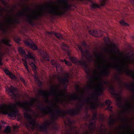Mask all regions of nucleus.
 <instances>
[{
  "mask_svg": "<svg viewBox=\"0 0 134 134\" xmlns=\"http://www.w3.org/2000/svg\"><path fill=\"white\" fill-rule=\"evenodd\" d=\"M41 56L45 60L49 61L50 60V58L47 52L43 51L41 53Z\"/></svg>",
  "mask_w": 134,
  "mask_h": 134,
  "instance_id": "19",
  "label": "nucleus"
},
{
  "mask_svg": "<svg viewBox=\"0 0 134 134\" xmlns=\"http://www.w3.org/2000/svg\"><path fill=\"white\" fill-rule=\"evenodd\" d=\"M16 106L23 108L25 111V112L23 114L24 116L29 123V124H27V127H30L32 130H34L36 127H39L40 131L45 132L47 130V125L54 122V120L55 117L53 116L52 123L47 122L46 124L43 125H41L36 121V119H32V115L29 113L28 112L32 111V109L30 107L26 106L24 104H23L19 102H17L16 104H13L12 105H8V108L9 109H7L4 108H3L2 110L3 114L8 115V116L12 117H16L19 114L18 110L15 109Z\"/></svg>",
  "mask_w": 134,
  "mask_h": 134,
  "instance_id": "1",
  "label": "nucleus"
},
{
  "mask_svg": "<svg viewBox=\"0 0 134 134\" xmlns=\"http://www.w3.org/2000/svg\"><path fill=\"white\" fill-rule=\"evenodd\" d=\"M88 78L90 79L91 82L93 83V79H97L99 81H101V79L100 77H98L95 76L94 77H91L88 76ZM103 83L101 81L98 84V87L96 89V92L92 95L91 97L94 102H92L90 99H87L84 100V102L86 103H90V108L92 110L96 109V103L98 100V97L100 96L103 92V90L104 89L103 86Z\"/></svg>",
  "mask_w": 134,
  "mask_h": 134,
  "instance_id": "3",
  "label": "nucleus"
},
{
  "mask_svg": "<svg viewBox=\"0 0 134 134\" xmlns=\"http://www.w3.org/2000/svg\"><path fill=\"white\" fill-rule=\"evenodd\" d=\"M22 60L24 62V66H25L26 69L27 71H29V70L28 69V66L27 65V62L26 60L25 59H23Z\"/></svg>",
  "mask_w": 134,
  "mask_h": 134,
  "instance_id": "36",
  "label": "nucleus"
},
{
  "mask_svg": "<svg viewBox=\"0 0 134 134\" xmlns=\"http://www.w3.org/2000/svg\"><path fill=\"white\" fill-rule=\"evenodd\" d=\"M16 90V89L12 85L10 87H8L7 88V91L8 92V94L14 98L16 96L15 92Z\"/></svg>",
  "mask_w": 134,
  "mask_h": 134,
  "instance_id": "13",
  "label": "nucleus"
},
{
  "mask_svg": "<svg viewBox=\"0 0 134 134\" xmlns=\"http://www.w3.org/2000/svg\"><path fill=\"white\" fill-rule=\"evenodd\" d=\"M40 8L42 10V11H40L38 13H35V14L33 16L31 15H27L23 12H20L18 14V15L19 16H27V21L28 23L31 25H34V20H37L39 18L43 17L44 15H47L46 12L44 10L43 6H40Z\"/></svg>",
  "mask_w": 134,
  "mask_h": 134,
  "instance_id": "4",
  "label": "nucleus"
},
{
  "mask_svg": "<svg viewBox=\"0 0 134 134\" xmlns=\"http://www.w3.org/2000/svg\"><path fill=\"white\" fill-rule=\"evenodd\" d=\"M96 122L95 121L94 122L90 121V125H88V128L91 131H94L95 130V128L96 127Z\"/></svg>",
  "mask_w": 134,
  "mask_h": 134,
  "instance_id": "22",
  "label": "nucleus"
},
{
  "mask_svg": "<svg viewBox=\"0 0 134 134\" xmlns=\"http://www.w3.org/2000/svg\"><path fill=\"white\" fill-rule=\"evenodd\" d=\"M25 55L30 59L29 63V64L32 68L35 74V78L36 79H38V77L37 75V67L35 65L36 63L35 58L32 55L31 53L29 52H28L27 54H26V53Z\"/></svg>",
  "mask_w": 134,
  "mask_h": 134,
  "instance_id": "8",
  "label": "nucleus"
},
{
  "mask_svg": "<svg viewBox=\"0 0 134 134\" xmlns=\"http://www.w3.org/2000/svg\"><path fill=\"white\" fill-rule=\"evenodd\" d=\"M70 98L71 100L76 101L77 100L79 101L83 100V96L82 94L81 95V96L79 97L76 94H75L70 96Z\"/></svg>",
  "mask_w": 134,
  "mask_h": 134,
  "instance_id": "15",
  "label": "nucleus"
},
{
  "mask_svg": "<svg viewBox=\"0 0 134 134\" xmlns=\"http://www.w3.org/2000/svg\"><path fill=\"white\" fill-rule=\"evenodd\" d=\"M92 87V86L91 85H88V86H87V87L89 88H91Z\"/></svg>",
  "mask_w": 134,
  "mask_h": 134,
  "instance_id": "53",
  "label": "nucleus"
},
{
  "mask_svg": "<svg viewBox=\"0 0 134 134\" xmlns=\"http://www.w3.org/2000/svg\"><path fill=\"white\" fill-rule=\"evenodd\" d=\"M75 89L78 92L80 91V87L78 85H76L75 86Z\"/></svg>",
  "mask_w": 134,
  "mask_h": 134,
  "instance_id": "40",
  "label": "nucleus"
},
{
  "mask_svg": "<svg viewBox=\"0 0 134 134\" xmlns=\"http://www.w3.org/2000/svg\"><path fill=\"white\" fill-rule=\"evenodd\" d=\"M130 2L134 4V0H130Z\"/></svg>",
  "mask_w": 134,
  "mask_h": 134,
  "instance_id": "52",
  "label": "nucleus"
},
{
  "mask_svg": "<svg viewBox=\"0 0 134 134\" xmlns=\"http://www.w3.org/2000/svg\"><path fill=\"white\" fill-rule=\"evenodd\" d=\"M68 121H69V122H70L71 124V123H72L71 122V120H70V119L69 120H68Z\"/></svg>",
  "mask_w": 134,
  "mask_h": 134,
  "instance_id": "58",
  "label": "nucleus"
},
{
  "mask_svg": "<svg viewBox=\"0 0 134 134\" xmlns=\"http://www.w3.org/2000/svg\"><path fill=\"white\" fill-rule=\"evenodd\" d=\"M38 85L39 86L41 87L42 86V83L39 80H38Z\"/></svg>",
  "mask_w": 134,
  "mask_h": 134,
  "instance_id": "46",
  "label": "nucleus"
},
{
  "mask_svg": "<svg viewBox=\"0 0 134 134\" xmlns=\"http://www.w3.org/2000/svg\"><path fill=\"white\" fill-rule=\"evenodd\" d=\"M22 60L24 62V66H25L26 69L27 71H29V70L28 69V66L27 65V62L26 60L25 59H23Z\"/></svg>",
  "mask_w": 134,
  "mask_h": 134,
  "instance_id": "35",
  "label": "nucleus"
},
{
  "mask_svg": "<svg viewBox=\"0 0 134 134\" xmlns=\"http://www.w3.org/2000/svg\"><path fill=\"white\" fill-rule=\"evenodd\" d=\"M45 101L46 103H48L49 102V101L48 99H46Z\"/></svg>",
  "mask_w": 134,
  "mask_h": 134,
  "instance_id": "55",
  "label": "nucleus"
},
{
  "mask_svg": "<svg viewBox=\"0 0 134 134\" xmlns=\"http://www.w3.org/2000/svg\"><path fill=\"white\" fill-rule=\"evenodd\" d=\"M7 22L13 25L19 24L20 22V19L19 18H16L13 20H12L10 18H9L7 20Z\"/></svg>",
  "mask_w": 134,
  "mask_h": 134,
  "instance_id": "16",
  "label": "nucleus"
},
{
  "mask_svg": "<svg viewBox=\"0 0 134 134\" xmlns=\"http://www.w3.org/2000/svg\"><path fill=\"white\" fill-rule=\"evenodd\" d=\"M89 32L90 34L96 37H101L103 35V31L98 29L91 30L89 31Z\"/></svg>",
  "mask_w": 134,
  "mask_h": 134,
  "instance_id": "11",
  "label": "nucleus"
},
{
  "mask_svg": "<svg viewBox=\"0 0 134 134\" xmlns=\"http://www.w3.org/2000/svg\"><path fill=\"white\" fill-rule=\"evenodd\" d=\"M111 103V100L109 99L105 101V104L107 106H108L107 108V109L110 111H112V109L113 108L112 106H110Z\"/></svg>",
  "mask_w": 134,
  "mask_h": 134,
  "instance_id": "24",
  "label": "nucleus"
},
{
  "mask_svg": "<svg viewBox=\"0 0 134 134\" xmlns=\"http://www.w3.org/2000/svg\"><path fill=\"white\" fill-rule=\"evenodd\" d=\"M111 59L112 60L116 59H117L116 58H114L113 57H111Z\"/></svg>",
  "mask_w": 134,
  "mask_h": 134,
  "instance_id": "56",
  "label": "nucleus"
},
{
  "mask_svg": "<svg viewBox=\"0 0 134 134\" xmlns=\"http://www.w3.org/2000/svg\"><path fill=\"white\" fill-rule=\"evenodd\" d=\"M78 132L77 131H76V134H78Z\"/></svg>",
  "mask_w": 134,
  "mask_h": 134,
  "instance_id": "62",
  "label": "nucleus"
},
{
  "mask_svg": "<svg viewBox=\"0 0 134 134\" xmlns=\"http://www.w3.org/2000/svg\"><path fill=\"white\" fill-rule=\"evenodd\" d=\"M0 31L3 33H6L7 31V29L5 27L4 25L1 23H0Z\"/></svg>",
  "mask_w": 134,
  "mask_h": 134,
  "instance_id": "28",
  "label": "nucleus"
},
{
  "mask_svg": "<svg viewBox=\"0 0 134 134\" xmlns=\"http://www.w3.org/2000/svg\"><path fill=\"white\" fill-rule=\"evenodd\" d=\"M24 42L26 46L29 47L34 50H37L38 49L37 45L31 39L25 40L24 41Z\"/></svg>",
  "mask_w": 134,
  "mask_h": 134,
  "instance_id": "10",
  "label": "nucleus"
},
{
  "mask_svg": "<svg viewBox=\"0 0 134 134\" xmlns=\"http://www.w3.org/2000/svg\"><path fill=\"white\" fill-rule=\"evenodd\" d=\"M3 4H5V2L4 1H3Z\"/></svg>",
  "mask_w": 134,
  "mask_h": 134,
  "instance_id": "61",
  "label": "nucleus"
},
{
  "mask_svg": "<svg viewBox=\"0 0 134 134\" xmlns=\"http://www.w3.org/2000/svg\"><path fill=\"white\" fill-rule=\"evenodd\" d=\"M83 105L84 103H83V102H81L79 104V107L82 108Z\"/></svg>",
  "mask_w": 134,
  "mask_h": 134,
  "instance_id": "42",
  "label": "nucleus"
},
{
  "mask_svg": "<svg viewBox=\"0 0 134 134\" xmlns=\"http://www.w3.org/2000/svg\"><path fill=\"white\" fill-rule=\"evenodd\" d=\"M14 39L15 41L18 43H19L21 40V38L18 36L14 37Z\"/></svg>",
  "mask_w": 134,
  "mask_h": 134,
  "instance_id": "37",
  "label": "nucleus"
},
{
  "mask_svg": "<svg viewBox=\"0 0 134 134\" xmlns=\"http://www.w3.org/2000/svg\"><path fill=\"white\" fill-rule=\"evenodd\" d=\"M119 23L122 26H129V24L125 21V19H121Z\"/></svg>",
  "mask_w": 134,
  "mask_h": 134,
  "instance_id": "29",
  "label": "nucleus"
},
{
  "mask_svg": "<svg viewBox=\"0 0 134 134\" xmlns=\"http://www.w3.org/2000/svg\"><path fill=\"white\" fill-rule=\"evenodd\" d=\"M124 127H129L130 128H132L131 126V125H124Z\"/></svg>",
  "mask_w": 134,
  "mask_h": 134,
  "instance_id": "47",
  "label": "nucleus"
},
{
  "mask_svg": "<svg viewBox=\"0 0 134 134\" xmlns=\"http://www.w3.org/2000/svg\"><path fill=\"white\" fill-rule=\"evenodd\" d=\"M9 76L10 78L13 79H17V77L15 75L12 73H10Z\"/></svg>",
  "mask_w": 134,
  "mask_h": 134,
  "instance_id": "38",
  "label": "nucleus"
},
{
  "mask_svg": "<svg viewBox=\"0 0 134 134\" xmlns=\"http://www.w3.org/2000/svg\"><path fill=\"white\" fill-rule=\"evenodd\" d=\"M65 134H72L71 133L69 132H66L65 133Z\"/></svg>",
  "mask_w": 134,
  "mask_h": 134,
  "instance_id": "54",
  "label": "nucleus"
},
{
  "mask_svg": "<svg viewBox=\"0 0 134 134\" xmlns=\"http://www.w3.org/2000/svg\"><path fill=\"white\" fill-rule=\"evenodd\" d=\"M4 132L5 133L7 134H8L11 133V129L10 127L9 126H6L4 129Z\"/></svg>",
  "mask_w": 134,
  "mask_h": 134,
  "instance_id": "31",
  "label": "nucleus"
},
{
  "mask_svg": "<svg viewBox=\"0 0 134 134\" xmlns=\"http://www.w3.org/2000/svg\"><path fill=\"white\" fill-rule=\"evenodd\" d=\"M82 45L84 47L86 46L87 45L85 41L83 42L82 43Z\"/></svg>",
  "mask_w": 134,
  "mask_h": 134,
  "instance_id": "48",
  "label": "nucleus"
},
{
  "mask_svg": "<svg viewBox=\"0 0 134 134\" xmlns=\"http://www.w3.org/2000/svg\"><path fill=\"white\" fill-rule=\"evenodd\" d=\"M1 43L4 44L6 45L9 47H10L12 46V45L10 44V40L7 37L2 38L1 41Z\"/></svg>",
  "mask_w": 134,
  "mask_h": 134,
  "instance_id": "17",
  "label": "nucleus"
},
{
  "mask_svg": "<svg viewBox=\"0 0 134 134\" xmlns=\"http://www.w3.org/2000/svg\"><path fill=\"white\" fill-rule=\"evenodd\" d=\"M115 79L117 80L121 81V80L118 76H116L115 77Z\"/></svg>",
  "mask_w": 134,
  "mask_h": 134,
  "instance_id": "45",
  "label": "nucleus"
},
{
  "mask_svg": "<svg viewBox=\"0 0 134 134\" xmlns=\"http://www.w3.org/2000/svg\"><path fill=\"white\" fill-rule=\"evenodd\" d=\"M62 47L64 51L68 52V55L69 56V59L72 62L74 63H78L81 66L85 68H87L86 61L83 60H79L76 58L73 57L71 56L70 55L69 48L65 44L63 43Z\"/></svg>",
  "mask_w": 134,
  "mask_h": 134,
  "instance_id": "7",
  "label": "nucleus"
},
{
  "mask_svg": "<svg viewBox=\"0 0 134 134\" xmlns=\"http://www.w3.org/2000/svg\"><path fill=\"white\" fill-rule=\"evenodd\" d=\"M18 50L19 53L22 55H25L26 52L21 47H19L18 48Z\"/></svg>",
  "mask_w": 134,
  "mask_h": 134,
  "instance_id": "32",
  "label": "nucleus"
},
{
  "mask_svg": "<svg viewBox=\"0 0 134 134\" xmlns=\"http://www.w3.org/2000/svg\"><path fill=\"white\" fill-rule=\"evenodd\" d=\"M82 108L78 106L76 109L75 110L70 109L68 111H66L68 112L66 114H69L72 116L79 115Z\"/></svg>",
  "mask_w": 134,
  "mask_h": 134,
  "instance_id": "12",
  "label": "nucleus"
},
{
  "mask_svg": "<svg viewBox=\"0 0 134 134\" xmlns=\"http://www.w3.org/2000/svg\"><path fill=\"white\" fill-rule=\"evenodd\" d=\"M95 56L96 58L97 59L104 60V58L103 55L101 53L99 54L96 53L95 54Z\"/></svg>",
  "mask_w": 134,
  "mask_h": 134,
  "instance_id": "30",
  "label": "nucleus"
},
{
  "mask_svg": "<svg viewBox=\"0 0 134 134\" xmlns=\"http://www.w3.org/2000/svg\"><path fill=\"white\" fill-rule=\"evenodd\" d=\"M132 134H134V131H133L132 133Z\"/></svg>",
  "mask_w": 134,
  "mask_h": 134,
  "instance_id": "63",
  "label": "nucleus"
},
{
  "mask_svg": "<svg viewBox=\"0 0 134 134\" xmlns=\"http://www.w3.org/2000/svg\"><path fill=\"white\" fill-rule=\"evenodd\" d=\"M37 107L41 111L42 113L43 114L47 115L48 114H49L51 116V122L47 121L43 125L46 124L47 122L52 123V117L53 116H55V118L54 120V122L53 123H52L47 125V129L46 131L44 132L40 131V127H37V128H38L39 130L40 131L46 133L47 132L49 126L50 125H52L53 126V128L54 130L56 131H58V127L56 126H54V125L55 124V121L56 120H57L59 117L64 118L65 116V115L68 113V112L66 111L60 109H58L59 108L57 107V109L55 111L56 114H52V110H47L46 109V108H44L40 105H38Z\"/></svg>",
  "mask_w": 134,
  "mask_h": 134,
  "instance_id": "2",
  "label": "nucleus"
},
{
  "mask_svg": "<svg viewBox=\"0 0 134 134\" xmlns=\"http://www.w3.org/2000/svg\"><path fill=\"white\" fill-rule=\"evenodd\" d=\"M104 40L106 42H110V40L109 38L105 37L104 38Z\"/></svg>",
  "mask_w": 134,
  "mask_h": 134,
  "instance_id": "41",
  "label": "nucleus"
},
{
  "mask_svg": "<svg viewBox=\"0 0 134 134\" xmlns=\"http://www.w3.org/2000/svg\"><path fill=\"white\" fill-rule=\"evenodd\" d=\"M60 61L62 62H65V64L69 66H71L72 65L71 63L69 61H66L65 59L64 60L61 59Z\"/></svg>",
  "mask_w": 134,
  "mask_h": 134,
  "instance_id": "34",
  "label": "nucleus"
},
{
  "mask_svg": "<svg viewBox=\"0 0 134 134\" xmlns=\"http://www.w3.org/2000/svg\"><path fill=\"white\" fill-rule=\"evenodd\" d=\"M47 33L49 35H52L53 34L54 35L58 38L60 39H63V38L61 35L59 33H54L53 32H47Z\"/></svg>",
  "mask_w": 134,
  "mask_h": 134,
  "instance_id": "23",
  "label": "nucleus"
},
{
  "mask_svg": "<svg viewBox=\"0 0 134 134\" xmlns=\"http://www.w3.org/2000/svg\"><path fill=\"white\" fill-rule=\"evenodd\" d=\"M38 101V99L35 98H32V101L30 102H25L22 103L23 104H24L25 105L27 106H32L34 104L35 102H37Z\"/></svg>",
  "mask_w": 134,
  "mask_h": 134,
  "instance_id": "18",
  "label": "nucleus"
},
{
  "mask_svg": "<svg viewBox=\"0 0 134 134\" xmlns=\"http://www.w3.org/2000/svg\"><path fill=\"white\" fill-rule=\"evenodd\" d=\"M97 119V110H96V112L94 113L93 114V115L92 118V119L94 121H95V122H96Z\"/></svg>",
  "mask_w": 134,
  "mask_h": 134,
  "instance_id": "33",
  "label": "nucleus"
},
{
  "mask_svg": "<svg viewBox=\"0 0 134 134\" xmlns=\"http://www.w3.org/2000/svg\"><path fill=\"white\" fill-rule=\"evenodd\" d=\"M120 119H121V120L123 121H127V119H122V118H121V117H120Z\"/></svg>",
  "mask_w": 134,
  "mask_h": 134,
  "instance_id": "51",
  "label": "nucleus"
},
{
  "mask_svg": "<svg viewBox=\"0 0 134 134\" xmlns=\"http://www.w3.org/2000/svg\"><path fill=\"white\" fill-rule=\"evenodd\" d=\"M20 80L24 84H25L26 82L24 79L22 77H20Z\"/></svg>",
  "mask_w": 134,
  "mask_h": 134,
  "instance_id": "44",
  "label": "nucleus"
},
{
  "mask_svg": "<svg viewBox=\"0 0 134 134\" xmlns=\"http://www.w3.org/2000/svg\"><path fill=\"white\" fill-rule=\"evenodd\" d=\"M110 119H111L109 120L108 124L110 127H113L116 120L115 119H113L111 116V117Z\"/></svg>",
  "mask_w": 134,
  "mask_h": 134,
  "instance_id": "27",
  "label": "nucleus"
},
{
  "mask_svg": "<svg viewBox=\"0 0 134 134\" xmlns=\"http://www.w3.org/2000/svg\"><path fill=\"white\" fill-rule=\"evenodd\" d=\"M58 86L57 85L55 86H52L51 87V91L50 92H48L46 91L40 90L38 91V93L40 95L45 97L47 96L48 94H50L52 96H55L56 100L58 101L59 100V97H66V96L63 92L61 93L59 92V90L58 89Z\"/></svg>",
  "mask_w": 134,
  "mask_h": 134,
  "instance_id": "5",
  "label": "nucleus"
},
{
  "mask_svg": "<svg viewBox=\"0 0 134 134\" xmlns=\"http://www.w3.org/2000/svg\"><path fill=\"white\" fill-rule=\"evenodd\" d=\"M78 47L81 52L82 55L83 56H85L86 54H89L87 50L84 51L82 46L80 45H79Z\"/></svg>",
  "mask_w": 134,
  "mask_h": 134,
  "instance_id": "25",
  "label": "nucleus"
},
{
  "mask_svg": "<svg viewBox=\"0 0 134 134\" xmlns=\"http://www.w3.org/2000/svg\"><path fill=\"white\" fill-rule=\"evenodd\" d=\"M125 87L127 89L131 90L133 92H134V83L131 84V86H130L127 83L124 82L123 83Z\"/></svg>",
  "mask_w": 134,
  "mask_h": 134,
  "instance_id": "21",
  "label": "nucleus"
},
{
  "mask_svg": "<svg viewBox=\"0 0 134 134\" xmlns=\"http://www.w3.org/2000/svg\"><path fill=\"white\" fill-rule=\"evenodd\" d=\"M104 84L107 85L108 83V82L107 81H104Z\"/></svg>",
  "mask_w": 134,
  "mask_h": 134,
  "instance_id": "50",
  "label": "nucleus"
},
{
  "mask_svg": "<svg viewBox=\"0 0 134 134\" xmlns=\"http://www.w3.org/2000/svg\"><path fill=\"white\" fill-rule=\"evenodd\" d=\"M4 72L6 74H7L8 75H9L11 73L7 69H4Z\"/></svg>",
  "mask_w": 134,
  "mask_h": 134,
  "instance_id": "39",
  "label": "nucleus"
},
{
  "mask_svg": "<svg viewBox=\"0 0 134 134\" xmlns=\"http://www.w3.org/2000/svg\"><path fill=\"white\" fill-rule=\"evenodd\" d=\"M85 134H89V132H88V131H87V132H86V133Z\"/></svg>",
  "mask_w": 134,
  "mask_h": 134,
  "instance_id": "59",
  "label": "nucleus"
},
{
  "mask_svg": "<svg viewBox=\"0 0 134 134\" xmlns=\"http://www.w3.org/2000/svg\"><path fill=\"white\" fill-rule=\"evenodd\" d=\"M69 76V74L67 73L66 74V75L65 76L64 78L59 77L58 79V80L64 85L66 86V87H67V83H68L69 82V80L68 78Z\"/></svg>",
  "mask_w": 134,
  "mask_h": 134,
  "instance_id": "14",
  "label": "nucleus"
},
{
  "mask_svg": "<svg viewBox=\"0 0 134 134\" xmlns=\"http://www.w3.org/2000/svg\"><path fill=\"white\" fill-rule=\"evenodd\" d=\"M100 119H101L103 121L104 120V119L103 118V117H101L100 118Z\"/></svg>",
  "mask_w": 134,
  "mask_h": 134,
  "instance_id": "60",
  "label": "nucleus"
},
{
  "mask_svg": "<svg viewBox=\"0 0 134 134\" xmlns=\"http://www.w3.org/2000/svg\"><path fill=\"white\" fill-rule=\"evenodd\" d=\"M51 62L53 65L56 67L57 71L58 70V69H61L62 68L60 65L55 60H52Z\"/></svg>",
  "mask_w": 134,
  "mask_h": 134,
  "instance_id": "20",
  "label": "nucleus"
},
{
  "mask_svg": "<svg viewBox=\"0 0 134 134\" xmlns=\"http://www.w3.org/2000/svg\"><path fill=\"white\" fill-rule=\"evenodd\" d=\"M102 73L106 76H109L110 73V72L109 70V69L106 68L103 70L102 71Z\"/></svg>",
  "mask_w": 134,
  "mask_h": 134,
  "instance_id": "26",
  "label": "nucleus"
},
{
  "mask_svg": "<svg viewBox=\"0 0 134 134\" xmlns=\"http://www.w3.org/2000/svg\"><path fill=\"white\" fill-rule=\"evenodd\" d=\"M105 50L106 52H108L109 51V49L107 48H105Z\"/></svg>",
  "mask_w": 134,
  "mask_h": 134,
  "instance_id": "57",
  "label": "nucleus"
},
{
  "mask_svg": "<svg viewBox=\"0 0 134 134\" xmlns=\"http://www.w3.org/2000/svg\"><path fill=\"white\" fill-rule=\"evenodd\" d=\"M132 99H134V96H133V97H132Z\"/></svg>",
  "mask_w": 134,
  "mask_h": 134,
  "instance_id": "64",
  "label": "nucleus"
},
{
  "mask_svg": "<svg viewBox=\"0 0 134 134\" xmlns=\"http://www.w3.org/2000/svg\"><path fill=\"white\" fill-rule=\"evenodd\" d=\"M110 92L111 95L116 99V103L119 108H122L128 110L129 109L133 108V107L132 104L129 102L127 101V104L124 106L121 104V102L122 100V98L119 94L116 93L115 92L114 87L113 86H111L110 88Z\"/></svg>",
  "mask_w": 134,
  "mask_h": 134,
  "instance_id": "6",
  "label": "nucleus"
},
{
  "mask_svg": "<svg viewBox=\"0 0 134 134\" xmlns=\"http://www.w3.org/2000/svg\"><path fill=\"white\" fill-rule=\"evenodd\" d=\"M2 65L3 63L2 61V57L0 56V66H2Z\"/></svg>",
  "mask_w": 134,
  "mask_h": 134,
  "instance_id": "49",
  "label": "nucleus"
},
{
  "mask_svg": "<svg viewBox=\"0 0 134 134\" xmlns=\"http://www.w3.org/2000/svg\"><path fill=\"white\" fill-rule=\"evenodd\" d=\"M124 67L126 69V70H124L121 68V66H119L118 65L116 66H114V68L117 70L120 75H121L122 72L123 71L127 75L134 78V71L130 70L127 67L124 65H123Z\"/></svg>",
  "mask_w": 134,
  "mask_h": 134,
  "instance_id": "9",
  "label": "nucleus"
},
{
  "mask_svg": "<svg viewBox=\"0 0 134 134\" xmlns=\"http://www.w3.org/2000/svg\"><path fill=\"white\" fill-rule=\"evenodd\" d=\"M26 11H29L31 10V8L28 6H27L26 8L24 9Z\"/></svg>",
  "mask_w": 134,
  "mask_h": 134,
  "instance_id": "43",
  "label": "nucleus"
}]
</instances>
